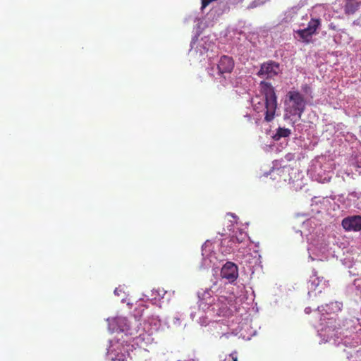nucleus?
<instances>
[{
  "mask_svg": "<svg viewBox=\"0 0 361 361\" xmlns=\"http://www.w3.org/2000/svg\"><path fill=\"white\" fill-rule=\"evenodd\" d=\"M221 276L223 279L233 282L238 276V269L235 264L231 262H227L221 268Z\"/></svg>",
  "mask_w": 361,
  "mask_h": 361,
  "instance_id": "5",
  "label": "nucleus"
},
{
  "mask_svg": "<svg viewBox=\"0 0 361 361\" xmlns=\"http://www.w3.org/2000/svg\"><path fill=\"white\" fill-rule=\"evenodd\" d=\"M122 331H128V328H126V329H122Z\"/></svg>",
  "mask_w": 361,
  "mask_h": 361,
  "instance_id": "18",
  "label": "nucleus"
},
{
  "mask_svg": "<svg viewBox=\"0 0 361 361\" xmlns=\"http://www.w3.org/2000/svg\"><path fill=\"white\" fill-rule=\"evenodd\" d=\"M360 5V2H357L354 0H349L345 4V13L348 14H353L359 9Z\"/></svg>",
  "mask_w": 361,
  "mask_h": 361,
  "instance_id": "9",
  "label": "nucleus"
},
{
  "mask_svg": "<svg viewBox=\"0 0 361 361\" xmlns=\"http://www.w3.org/2000/svg\"><path fill=\"white\" fill-rule=\"evenodd\" d=\"M114 293H115L116 295H119V293H118V288H116L114 290Z\"/></svg>",
  "mask_w": 361,
  "mask_h": 361,
  "instance_id": "17",
  "label": "nucleus"
},
{
  "mask_svg": "<svg viewBox=\"0 0 361 361\" xmlns=\"http://www.w3.org/2000/svg\"><path fill=\"white\" fill-rule=\"evenodd\" d=\"M342 226L348 231H359L361 230V216H352L344 218Z\"/></svg>",
  "mask_w": 361,
  "mask_h": 361,
  "instance_id": "8",
  "label": "nucleus"
},
{
  "mask_svg": "<svg viewBox=\"0 0 361 361\" xmlns=\"http://www.w3.org/2000/svg\"><path fill=\"white\" fill-rule=\"evenodd\" d=\"M138 340H142L143 341H145V343H150L152 340V338H151V336L147 334H140L139 336V337L137 338Z\"/></svg>",
  "mask_w": 361,
  "mask_h": 361,
  "instance_id": "15",
  "label": "nucleus"
},
{
  "mask_svg": "<svg viewBox=\"0 0 361 361\" xmlns=\"http://www.w3.org/2000/svg\"><path fill=\"white\" fill-rule=\"evenodd\" d=\"M216 295L212 294L210 289H206L198 292V305L203 311H212V305L216 300Z\"/></svg>",
  "mask_w": 361,
  "mask_h": 361,
  "instance_id": "4",
  "label": "nucleus"
},
{
  "mask_svg": "<svg viewBox=\"0 0 361 361\" xmlns=\"http://www.w3.org/2000/svg\"><path fill=\"white\" fill-rule=\"evenodd\" d=\"M321 23L319 19H312L307 25L306 27L307 30H309L312 35H314L318 27H319Z\"/></svg>",
  "mask_w": 361,
  "mask_h": 361,
  "instance_id": "12",
  "label": "nucleus"
},
{
  "mask_svg": "<svg viewBox=\"0 0 361 361\" xmlns=\"http://www.w3.org/2000/svg\"><path fill=\"white\" fill-rule=\"evenodd\" d=\"M281 73L280 64L278 62L269 60L261 64L257 75L262 78H273Z\"/></svg>",
  "mask_w": 361,
  "mask_h": 361,
  "instance_id": "3",
  "label": "nucleus"
},
{
  "mask_svg": "<svg viewBox=\"0 0 361 361\" xmlns=\"http://www.w3.org/2000/svg\"><path fill=\"white\" fill-rule=\"evenodd\" d=\"M246 238V233L242 231L239 232V235H233L231 238V241L233 243H241L245 240Z\"/></svg>",
  "mask_w": 361,
  "mask_h": 361,
  "instance_id": "13",
  "label": "nucleus"
},
{
  "mask_svg": "<svg viewBox=\"0 0 361 361\" xmlns=\"http://www.w3.org/2000/svg\"><path fill=\"white\" fill-rule=\"evenodd\" d=\"M297 33L304 42L309 43L310 42L312 34L307 28L298 30Z\"/></svg>",
  "mask_w": 361,
  "mask_h": 361,
  "instance_id": "11",
  "label": "nucleus"
},
{
  "mask_svg": "<svg viewBox=\"0 0 361 361\" xmlns=\"http://www.w3.org/2000/svg\"><path fill=\"white\" fill-rule=\"evenodd\" d=\"M235 63L232 57L223 55L221 56L218 65V73L220 75L224 73H231L234 68Z\"/></svg>",
  "mask_w": 361,
  "mask_h": 361,
  "instance_id": "6",
  "label": "nucleus"
},
{
  "mask_svg": "<svg viewBox=\"0 0 361 361\" xmlns=\"http://www.w3.org/2000/svg\"><path fill=\"white\" fill-rule=\"evenodd\" d=\"M244 118L246 120L248 123H252V117L250 114H247L244 116Z\"/></svg>",
  "mask_w": 361,
  "mask_h": 361,
  "instance_id": "16",
  "label": "nucleus"
},
{
  "mask_svg": "<svg viewBox=\"0 0 361 361\" xmlns=\"http://www.w3.org/2000/svg\"><path fill=\"white\" fill-rule=\"evenodd\" d=\"M226 301L227 299L226 297H218L216 295V300L212 305V312L219 316H226L229 312Z\"/></svg>",
  "mask_w": 361,
  "mask_h": 361,
  "instance_id": "7",
  "label": "nucleus"
},
{
  "mask_svg": "<svg viewBox=\"0 0 361 361\" xmlns=\"http://www.w3.org/2000/svg\"><path fill=\"white\" fill-rule=\"evenodd\" d=\"M259 87L262 97H255L253 101V109L258 113L264 111V121L269 123L275 118L278 106L277 97L271 83L262 81Z\"/></svg>",
  "mask_w": 361,
  "mask_h": 361,
  "instance_id": "1",
  "label": "nucleus"
},
{
  "mask_svg": "<svg viewBox=\"0 0 361 361\" xmlns=\"http://www.w3.org/2000/svg\"><path fill=\"white\" fill-rule=\"evenodd\" d=\"M222 361H238V355L236 352L226 355Z\"/></svg>",
  "mask_w": 361,
  "mask_h": 361,
  "instance_id": "14",
  "label": "nucleus"
},
{
  "mask_svg": "<svg viewBox=\"0 0 361 361\" xmlns=\"http://www.w3.org/2000/svg\"><path fill=\"white\" fill-rule=\"evenodd\" d=\"M288 100L286 101V116H297L301 118L305 109V101L303 95L298 91H289L287 94Z\"/></svg>",
  "mask_w": 361,
  "mask_h": 361,
  "instance_id": "2",
  "label": "nucleus"
},
{
  "mask_svg": "<svg viewBox=\"0 0 361 361\" xmlns=\"http://www.w3.org/2000/svg\"><path fill=\"white\" fill-rule=\"evenodd\" d=\"M291 133V131L288 128H279L276 130V134L273 136L274 140H279L282 137H287Z\"/></svg>",
  "mask_w": 361,
  "mask_h": 361,
  "instance_id": "10",
  "label": "nucleus"
}]
</instances>
